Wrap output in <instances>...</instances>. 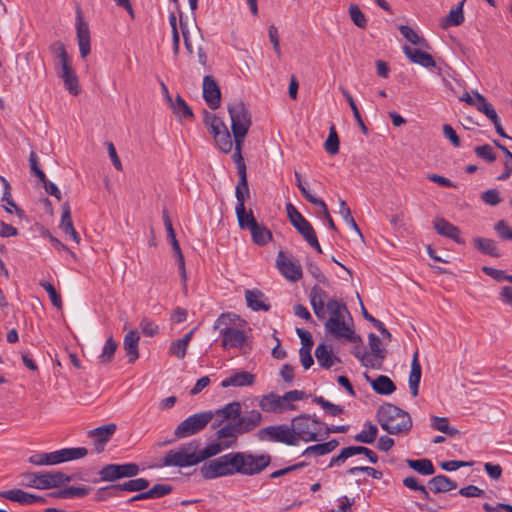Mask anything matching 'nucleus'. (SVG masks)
<instances>
[{
  "label": "nucleus",
  "instance_id": "obj_8",
  "mask_svg": "<svg viewBox=\"0 0 512 512\" xmlns=\"http://www.w3.org/2000/svg\"><path fill=\"white\" fill-rule=\"evenodd\" d=\"M237 221L240 229L250 231L252 241L256 245L265 246L272 240V232L264 224L256 221L252 210L244 215L237 216Z\"/></svg>",
  "mask_w": 512,
  "mask_h": 512
},
{
  "label": "nucleus",
  "instance_id": "obj_33",
  "mask_svg": "<svg viewBox=\"0 0 512 512\" xmlns=\"http://www.w3.org/2000/svg\"><path fill=\"white\" fill-rule=\"evenodd\" d=\"M474 247L482 254L498 258L501 253L495 240L490 238L475 237L473 239Z\"/></svg>",
  "mask_w": 512,
  "mask_h": 512
},
{
  "label": "nucleus",
  "instance_id": "obj_52",
  "mask_svg": "<svg viewBox=\"0 0 512 512\" xmlns=\"http://www.w3.org/2000/svg\"><path fill=\"white\" fill-rule=\"evenodd\" d=\"M494 145L500 149L507 160L504 163V171L503 173L498 176V180H506L508 179L512 174V153L507 149L506 146H504L502 143H500L498 140H493Z\"/></svg>",
  "mask_w": 512,
  "mask_h": 512
},
{
  "label": "nucleus",
  "instance_id": "obj_43",
  "mask_svg": "<svg viewBox=\"0 0 512 512\" xmlns=\"http://www.w3.org/2000/svg\"><path fill=\"white\" fill-rule=\"evenodd\" d=\"M406 463L409 468L413 469L414 471L421 475L428 476L435 473V468L433 466L432 461L427 458L417 460L407 459Z\"/></svg>",
  "mask_w": 512,
  "mask_h": 512
},
{
  "label": "nucleus",
  "instance_id": "obj_55",
  "mask_svg": "<svg viewBox=\"0 0 512 512\" xmlns=\"http://www.w3.org/2000/svg\"><path fill=\"white\" fill-rule=\"evenodd\" d=\"M313 402L320 405L331 416H338L344 412L340 405L334 404L322 396H315Z\"/></svg>",
  "mask_w": 512,
  "mask_h": 512
},
{
  "label": "nucleus",
  "instance_id": "obj_11",
  "mask_svg": "<svg viewBox=\"0 0 512 512\" xmlns=\"http://www.w3.org/2000/svg\"><path fill=\"white\" fill-rule=\"evenodd\" d=\"M139 473V466L135 463L107 464L98 472L100 480L115 482L122 478H131Z\"/></svg>",
  "mask_w": 512,
  "mask_h": 512
},
{
  "label": "nucleus",
  "instance_id": "obj_12",
  "mask_svg": "<svg viewBox=\"0 0 512 512\" xmlns=\"http://www.w3.org/2000/svg\"><path fill=\"white\" fill-rule=\"evenodd\" d=\"M237 456L242 457L241 469L238 474L256 475L261 473L271 462L269 454L254 455L249 452H237Z\"/></svg>",
  "mask_w": 512,
  "mask_h": 512
},
{
  "label": "nucleus",
  "instance_id": "obj_4",
  "mask_svg": "<svg viewBox=\"0 0 512 512\" xmlns=\"http://www.w3.org/2000/svg\"><path fill=\"white\" fill-rule=\"evenodd\" d=\"M242 457L237 452L222 455L216 459L205 462L200 468L204 479H215L224 476H231L241 469Z\"/></svg>",
  "mask_w": 512,
  "mask_h": 512
},
{
  "label": "nucleus",
  "instance_id": "obj_46",
  "mask_svg": "<svg viewBox=\"0 0 512 512\" xmlns=\"http://www.w3.org/2000/svg\"><path fill=\"white\" fill-rule=\"evenodd\" d=\"M342 95L344 96V98L346 99V101L348 102L352 112H353V116L359 126V128L361 129V131L363 132V134L367 135L368 134V128L366 127L363 119H362V116L359 112V109L353 99V97L351 96V94L342 86L339 87Z\"/></svg>",
  "mask_w": 512,
  "mask_h": 512
},
{
  "label": "nucleus",
  "instance_id": "obj_48",
  "mask_svg": "<svg viewBox=\"0 0 512 512\" xmlns=\"http://www.w3.org/2000/svg\"><path fill=\"white\" fill-rule=\"evenodd\" d=\"M364 427H366L367 430H362L360 433L355 435L354 440L365 444H371L377 437L378 428L371 421H366Z\"/></svg>",
  "mask_w": 512,
  "mask_h": 512
},
{
  "label": "nucleus",
  "instance_id": "obj_57",
  "mask_svg": "<svg viewBox=\"0 0 512 512\" xmlns=\"http://www.w3.org/2000/svg\"><path fill=\"white\" fill-rule=\"evenodd\" d=\"M214 140L222 152L229 153L232 150L233 143L227 127Z\"/></svg>",
  "mask_w": 512,
  "mask_h": 512
},
{
  "label": "nucleus",
  "instance_id": "obj_60",
  "mask_svg": "<svg viewBox=\"0 0 512 512\" xmlns=\"http://www.w3.org/2000/svg\"><path fill=\"white\" fill-rule=\"evenodd\" d=\"M349 15L357 27L366 28L367 19L357 4H351L349 6Z\"/></svg>",
  "mask_w": 512,
  "mask_h": 512
},
{
  "label": "nucleus",
  "instance_id": "obj_2",
  "mask_svg": "<svg viewBox=\"0 0 512 512\" xmlns=\"http://www.w3.org/2000/svg\"><path fill=\"white\" fill-rule=\"evenodd\" d=\"M331 316L325 322V329L336 339H345L348 342H361V336L349 327L344 320L343 312L349 313L342 300L328 299L325 305Z\"/></svg>",
  "mask_w": 512,
  "mask_h": 512
},
{
  "label": "nucleus",
  "instance_id": "obj_62",
  "mask_svg": "<svg viewBox=\"0 0 512 512\" xmlns=\"http://www.w3.org/2000/svg\"><path fill=\"white\" fill-rule=\"evenodd\" d=\"M120 492V488L117 487V484H111L105 487H101L96 492V500L97 501H104L109 498H113L118 496V493Z\"/></svg>",
  "mask_w": 512,
  "mask_h": 512
},
{
  "label": "nucleus",
  "instance_id": "obj_28",
  "mask_svg": "<svg viewBox=\"0 0 512 512\" xmlns=\"http://www.w3.org/2000/svg\"><path fill=\"white\" fill-rule=\"evenodd\" d=\"M255 382V375L247 372V371H240L236 372L235 374L231 375L230 377L225 378L221 382V386L223 388H227L230 386L234 387H244V386H251Z\"/></svg>",
  "mask_w": 512,
  "mask_h": 512
},
{
  "label": "nucleus",
  "instance_id": "obj_58",
  "mask_svg": "<svg viewBox=\"0 0 512 512\" xmlns=\"http://www.w3.org/2000/svg\"><path fill=\"white\" fill-rule=\"evenodd\" d=\"M291 224L303 236V238L315 231L311 223L304 218L302 214L291 221Z\"/></svg>",
  "mask_w": 512,
  "mask_h": 512
},
{
  "label": "nucleus",
  "instance_id": "obj_53",
  "mask_svg": "<svg viewBox=\"0 0 512 512\" xmlns=\"http://www.w3.org/2000/svg\"><path fill=\"white\" fill-rule=\"evenodd\" d=\"M244 141H245V139L234 138L235 148H234V154L232 155V159L237 166L238 174L247 172L246 164H245L244 158L242 156V147H243Z\"/></svg>",
  "mask_w": 512,
  "mask_h": 512
},
{
  "label": "nucleus",
  "instance_id": "obj_16",
  "mask_svg": "<svg viewBox=\"0 0 512 512\" xmlns=\"http://www.w3.org/2000/svg\"><path fill=\"white\" fill-rule=\"evenodd\" d=\"M203 98L210 109L216 110L221 104V91L212 75L203 78Z\"/></svg>",
  "mask_w": 512,
  "mask_h": 512
},
{
  "label": "nucleus",
  "instance_id": "obj_29",
  "mask_svg": "<svg viewBox=\"0 0 512 512\" xmlns=\"http://www.w3.org/2000/svg\"><path fill=\"white\" fill-rule=\"evenodd\" d=\"M466 0H462L458 5L450 10L448 15L440 20V26L443 29H448L452 26H460L464 20L463 6Z\"/></svg>",
  "mask_w": 512,
  "mask_h": 512
},
{
  "label": "nucleus",
  "instance_id": "obj_15",
  "mask_svg": "<svg viewBox=\"0 0 512 512\" xmlns=\"http://www.w3.org/2000/svg\"><path fill=\"white\" fill-rule=\"evenodd\" d=\"M116 429L117 426L115 423H109L88 431V437L93 439L96 453L104 451L106 444L110 441Z\"/></svg>",
  "mask_w": 512,
  "mask_h": 512
},
{
  "label": "nucleus",
  "instance_id": "obj_40",
  "mask_svg": "<svg viewBox=\"0 0 512 512\" xmlns=\"http://www.w3.org/2000/svg\"><path fill=\"white\" fill-rule=\"evenodd\" d=\"M473 94L475 96V102L473 106H475L476 109L483 113L489 120H495V116L498 114L493 105L489 103L487 99L478 91H474Z\"/></svg>",
  "mask_w": 512,
  "mask_h": 512
},
{
  "label": "nucleus",
  "instance_id": "obj_10",
  "mask_svg": "<svg viewBox=\"0 0 512 512\" xmlns=\"http://www.w3.org/2000/svg\"><path fill=\"white\" fill-rule=\"evenodd\" d=\"M293 430L285 424L264 427L257 432L259 441L279 442L289 446L296 445Z\"/></svg>",
  "mask_w": 512,
  "mask_h": 512
},
{
  "label": "nucleus",
  "instance_id": "obj_27",
  "mask_svg": "<svg viewBox=\"0 0 512 512\" xmlns=\"http://www.w3.org/2000/svg\"><path fill=\"white\" fill-rule=\"evenodd\" d=\"M140 335L136 330H130L124 337L123 346L128 356V363L132 364L139 358L138 342Z\"/></svg>",
  "mask_w": 512,
  "mask_h": 512
},
{
  "label": "nucleus",
  "instance_id": "obj_22",
  "mask_svg": "<svg viewBox=\"0 0 512 512\" xmlns=\"http://www.w3.org/2000/svg\"><path fill=\"white\" fill-rule=\"evenodd\" d=\"M72 479L73 476L66 475L60 471L40 473V490H48L60 487L64 483L70 482Z\"/></svg>",
  "mask_w": 512,
  "mask_h": 512
},
{
  "label": "nucleus",
  "instance_id": "obj_41",
  "mask_svg": "<svg viewBox=\"0 0 512 512\" xmlns=\"http://www.w3.org/2000/svg\"><path fill=\"white\" fill-rule=\"evenodd\" d=\"M368 343L372 354L371 357L374 359V362H381L382 365L387 352L382 347L380 338L376 334L370 333L368 335Z\"/></svg>",
  "mask_w": 512,
  "mask_h": 512
},
{
  "label": "nucleus",
  "instance_id": "obj_23",
  "mask_svg": "<svg viewBox=\"0 0 512 512\" xmlns=\"http://www.w3.org/2000/svg\"><path fill=\"white\" fill-rule=\"evenodd\" d=\"M433 224L435 230L441 236L452 239L458 244H464V240L460 237V229L457 226L444 218H436Z\"/></svg>",
  "mask_w": 512,
  "mask_h": 512
},
{
  "label": "nucleus",
  "instance_id": "obj_56",
  "mask_svg": "<svg viewBox=\"0 0 512 512\" xmlns=\"http://www.w3.org/2000/svg\"><path fill=\"white\" fill-rule=\"evenodd\" d=\"M39 284L48 293L53 306H55L59 310H62V308H63L62 298H61V295L56 291L55 287L50 282L45 281V280L40 281Z\"/></svg>",
  "mask_w": 512,
  "mask_h": 512
},
{
  "label": "nucleus",
  "instance_id": "obj_14",
  "mask_svg": "<svg viewBox=\"0 0 512 512\" xmlns=\"http://www.w3.org/2000/svg\"><path fill=\"white\" fill-rule=\"evenodd\" d=\"M276 267L281 275L290 281L296 282L302 278L301 265L288 259L282 250L277 254Z\"/></svg>",
  "mask_w": 512,
  "mask_h": 512
},
{
  "label": "nucleus",
  "instance_id": "obj_1",
  "mask_svg": "<svg viewBox=\"0 0 512 512\" xmlns=\"http://www.w3.org/2000/svg\"><path fill=\"white\" fill-rule=\"evenodd\" d=\"M375 417L380 427L390 435L406 434L413 426L410 414L392 403L380 405Z\"/></svg>",
  "mask_w": 512,
  "mask_h": 512
},
{
  "label": "nucleus",
  "instance_id": "obj_36",
  "mask_svg": "<svg viewBox=\"0 0 512 512\" xmlns=\"http://www.w3.org/2000/svg\"><path fill=\"white\" fill-rule=\"evenodd\" d=\"M357 345L353 348L352 354L356 357L364 367L372 369H381V362H374V359L369 355L363 347V343L355 342Z\"/></svg>",
  "mask_w": 512,
  "mask_h": 512
},
{
  "label": "nucleus",
  "instance_id": "obj_61",
  "mask_svg": "<svg viewBox=\"0 0 512 512\" xmlns=\"http://www.w3.org/2000/svg\"><path fill=\"white\" fill-rule=\"evenodd\" d=\"M61 208L62 214L59 227L63 232H65L69 229H72L74 225L71 218V208L69 202H64Z\"/></svg>",
  "mask_w": 512,
  "mask_h": 512
},
{
  "label": "nucleus",
  "instance_id": "obj_39",
  "mask_svg": "<svg viewBox=\"0 0 512 512\" xmlns=\"http://www.w3.org/2000/svg\"><path fill=\"white\" fill-rule=\"evenodd\" d=\"M473 94L475 96V102L473 106H475L476 109L483 113L489 120H495V116L498 114L493 105L489 103L487 99L478 91H474Z\"/></svg>",
  "mask_w": 512,
  "mask_h": 512
},
{
  "label": "nucleus",
  "instance_id": "obj_44",
  "mask_svg": "<svg viewBox=\"0 0 512 512\" xmlns=\"http://www.w3.org/2000/svg\"><path fill=\"white\" fill-rule=\"evenodd\" d=\"M59 77L62 78L65 88L70 94L76 96L80 94L81 88L79 85L78 76L73 69L61 72Z\"/></svg>",
  "mask_w": 512,
  "mask_h": 512
},
{
  "label": "nucleus",
  "instance_id": "obj_35",
  "mask_svg": "<svg viewBox=\"0 0 512 512\" xmlns=\"http://www.w3.org/2000/svg\"><path fill=\"white\" fill-rule=\"evenodd\" d=\"M339 445V442L337 439H331L328 442L324 443H318L312 446L307 447L302 455L303 456H309V455H315V456H323L326 454L331 453L334 451Z\"/></svg>",
  "mask_w": 512,
  "mask_h": 512
},
{
  "label": "nucleus",
  "instance_id": "obj_49",
  "mask_svg": "<svg viewBox=\"0 0 512 512\" xmlns=\"http://www.w3.org/2000/svg\"><path fill=\"white\" fill-rule=\"evenodd\" d=\"M60 463L85 457L88 450L85 447L63 448L58 450Z\"/></svg>",
  "mask_w": 512,
  "mask_h": 512
},
{
  "label": "nucleus",
  "instance_id": "obj_21",
  "mask_svg": "<svg viewBox=\"0 0 512 512\" xmlns=\"http://www.w3.org/2000/svg\"><path fill=\"white\" fill-rule=\"evenodd\" d=\"M259 406L264 412L269 413H280L285 409L295 408L294 404L285 405L282 402L281 396L273 392L263 395L259 401Z\"/></svg>",
  "mask_w": 512,
  "mask_h": 512
},
{
  "label": "nucleus",
  "instance_id": "obj_32",
  "mask_svg": "<svg viewBox=\"0 0 512 512\" xmlns=\"http://www.w3.org/2000/svg\"><path fill=\"white\" fill-rule=\"evenodd\" d=\"M241 407L240 402L233 401L212 413L215 414V417H222V421L235 422L241 414Z\"/></svg>",
  "mask_w": 512,
  "mask_h": 512
},
{
  "label": "nucleus",
  "instance_id": "obj_30",
  "mask_svg": "<svg viewBox=\"0 0 512 512\" xmlns=\"http://www.w3.org/2000/svg\"><path fill=\"white\" fill-rule=\"evenodd\" d=\"M422 368L420 362L418 360V351H416L413 355L412 363H411V371L409 374V388L413 397H416L419 393V384L421 381Z\"/></svg>",
  "mask_w": 512,
  "mask_h": 512
},
{
  "label": "nucleus",
  "instance_id": "obj_13",
  "mask_svg": "<svg viewBox=\"0 0 512 512\" xmlns=\"http://www.w3.org/2000/svg\"><path fill=\"white\" fill-rule=\"evenodd\" d=\"M76 34L80 55L82 58H86L91 51L90 30L88 23L83 19L82 11L79 6L76 10Z\"/></svg>",
  "mask_w": 512,
  "mask_h": 512
},
{
  "label": "nucleus",
  "instance_id": "obj_31",
  "mask_svg": "<svg viewBox=\"0 0 512 512\" xmlns=\"http://www.w3.org/2000/svg\"><path fill=\"white\" fill-rule=\"evenodd\" d=\"M428 487L433 493L438 494L456 489L457 483L446 475L440 474L428 481Z\"/></svg>",
  "mask_w": 512,
  "mask_h": 512
},
{
  "label": "nucleus",
  "instance_id": "obj_54",
  "mask_svg": "<svg viewBox=\"0 0 512 512\" xmlns=\"http://www.w3.org/2000/svg\"><path fill=\"white\" fill-rule=\"evenodd\" d=\"M339 144L340 141L335 126L331 125L329 135L324 143V148L328 154L336 155L339 152Z\"/></svg>",
  "mask_w": 512,
  "mask_h": 512
},
{
  "label": "nucleus",
  "instance_id": "obj_42",
  "mask_svg": "<svg viewBox=\"0 0 512 512\" xmlns=\"http://www.w3.org/2000/svg\"><path fill=\"white\" fill-rule=\"evenodd\" d=\"M28 461L37 466L60 464L58 450L49 453H36L31 455Z\"/></svg>",
  "mask_w": 512,
  "mask_h": 512
},
{
  "label": "nucleus",
  "instance_id": "obj_24",
  "mask_svg": "<svg viewBox=\"0 0 512 512\" xmlns=\"http://www.w3.org/2000/svg\"><path fill=\"white\" fill-rule=\"evenodd\" d=\"M245 300L247 306L253 311H269L271 308L264 293L259 289L246 290Z\"/></svg>",
  "mask_w": 512,
  "mask_h": 512
},
{
  "label": "nucleus",
  "instance_id": "obj_38",
  "mask_svg": "<svg viewBox=\"0 0 512 512\" xmlns=\"http://www.w3.org/2000/svg\"><path fill=\"white\" fill-rule=\"evenodd\" d=\"M356 295H357V298H358V301H359V304L361 307V314H362L363 318L365 320H367L368 322H370L382 334V336L387 341H391L392 335L389 332V330L386 329V327L380 320H378L377 318L373 317L371 314L368 313V311L366 310V308L362 302V299H361L359 293H356Z\"/></svg>",
  "mask_w": 512,
  "mask_h": 512
},
{
  "label": "nucleus",
  "instance_id": "obj_20",
  "mask_svg": "<svg viewBox=\"0 0 512 512\" xmlns=\"http://www.w3.org/2000/svg\"><path fill=\"white\" fill-rule=\"evenodd\" d=\"M310 304L312 306L313 312L316 317L320 320L325 319L326 317V300L328 299V295L325 290H323L319 285H314L311 288L310 294Z\"/></svg>",
  "mask_w": 512,
  "mask_h": 512
},
{
  "label": "nucleus",
  "instance_id": "obj_5",
  "mask_svg": "<svg viewBox=\"0 0 512 512\" xmlns=\"http://www.w3.org/2000/svg\"><path fill=\"white\" fill-rule=\"evenodd\" d=\"M231 119V131L234 138L245 139L252 125V116L243 101L228 105Z\"/></svg>",
  "mask_w": 512,
  "mask_h": 512
},
{
  "label": "nucleus",
  "instance_id": "obj_7",
  "mask_svg": "<svg viewBox=\"0 0 512 512\" xmlns=\"http://www.w3.org/2000/svg\"><path fill=\"white\" fill-rule=\"evenodd\" d=\"M215 417L211 410L195 413L184 419L175 429L176 439L192 436L202 431Z\"/></svg>",
  "mask_w": 512,
  "mask_h": 512
},
{
  "label": "nucleus",
  "instance_id": "obj_3",
  "mask_svg": "<svg viewBox=\"0 0 512 512\" xmlns=\"http://www.w3.org/2000/svg\"><path fill=\"white\" fill-rule=\"evenodd\" d=\"M262 414L256 409L241 412L235 422H227L216 431L217 438H233L236 442L240 435L250 433L262 423Z\"/></svg>",
  "mask_w": 512,
  "mask_h": 512
},
{
  "label": "nucleus",
  "instance_id": "obj_37",
  "mask_svg": "<svg viewBox=\"0 0 512 512\" xmlns=\"http://www.w3.org/2000/svg\"><path fill=\"white\" fill-rule=\"evenodd\" d=\"M168 105L177 117L189 120L194 119V113L192 109L180 94H177L175 100L172 101V104Z\"/></svg>",
  "mask_w": 512,
  "mask_h": 512
},
{
  "label": "nucleus",
  "instance_id": "obj_51",
  "mask_svg": "<svg viewBox=\"0 0 512 512\" xmlns=\"http://www.w3.org/2000/svg\"><path fill=\"white\" fill-rule=\"evenodd\" d=\"M120 491L137 492L147 489L149 487V481L145 478L130 479L124 483L117 484Z\"/></svg>",
  "mask_w": 512,
  "mask_h": 512
},
{
  "label": "nucleus",
  "instance_id": "obj_47",
  "mask_svg": "<svg viewBox=\"0 0 512 512\" xmlns=\"http://www.w3.org/2000/svg\"><path fill=\"white\" fill-rule=\"evenodd\" d=\"M399 31L403 37L413 45L420 46L422 48H429L427 40L419 36L410 26L400 25Z\"/></svg>",
  "mask_w": 512,
  "mask_h": 512
},
{
  "label": "nucleus",
  "instance_id": "obj_9",
  "mask_svg": "<svg viewBox=\"0 0 512 512\" xmlns=\"http://www.w3.org/2000/svg\"><path fill=\"white\" fill-rule=\"evenodd\" d=\"M290 428L293 430L292 435L296 438V443L298 440L304 442L320 440V431L316 427H312L310 414H301L294 417Z\"/></svg>",
  "mask_w": 512,
  "mask_h": 512
},
{
  "label": "nucleus",
  "instance_id": "obj_45",
  "mask_svg": "<svg viewBox=\"0 0 512 512\" xmlns=\"http://www.w3.org/2000/svg\"><path fill=\"white\" fill-rule=\"evenodd\" d=\"M431 428L440 431L450 437H454L459 434L458 429L449 426V421L446 417L432 416Z\"/></svg>",
  "mask_w": 512,
  "mask_h": 512
},
{
  "label": "nucleus",
  "instance_id": "obj_17",
  "mask_svg": "<svg viewBox=\"0 0 512 512\" xmlns=\"http://www.w3.org/2000/svg\"><path fill=\"white\" fill-rule=\"evenodd\" d=\"M218 439V442H212L199 452L196 451V459L198 463L205 461L211 457H214L221 453L222 451L234 447L237 444L233 438Z\"/></svg>",
  "mask_w": 512,
  "mask_h": 512
},
{
  "label": "nucleus",
  "instance_id": "obj_64",
  "mask_svg": "<svg viewBox=\"0 0 512 512\" xmlns=\"http://www.w3.org/2000/svg\"><path fill=\"white\" fill-rule=\"evenodd\" d=\"M494 230L502 240H512V229L505 220H499L494 225Z\"/></svg>",
  "mask_w": 512,
  "mask_h": 512
},
{
  "label": "nucleus",
  "instance_id": "obj_26",
  "mask_svg": "<svg viewBox=\"0 0 512 512\" xmlns=\"http://www.w3.org/2000/svg\"><path fill=\"white\" fill-rule=\"evenodd\" d=\"M403 52L406 57L415 64H419L423 67L429 68L436 65L434 58L427 52H424L417 48H411L408 45L403 47Z\"/></svg>",
  "mask_w": 512,
  "mask_h": 512
},
{
  "label": "nucleus",
  "instance_id": "obj_6",
  "mask_svg": "<svg viewBox=\"0 0 512 512\" xmlns=\"http://www.w3.org/2000/svg\"><path fill=\"white\" fill-rule=\"evenodd\" d=\"M198 444L192 441L182 445L178 450H170L166 453L162 460V466L189 467L197 465L196 450Z\"/></svg>",
  "mask_w": 512,
  "mask_h": 512
},
{
  "label": "nucleus",
  "instance_id": "obj_25",
  "mask_svg": "<svg viewBox=\"0 0 512 512\" xmlns=\"http://www.w3.org/2000/svg\"><path fill=\"white\" fill-rule=\"evenodd\" d=\"M315 357L318 364L324 369H330L335 364V362H341L340 358L334 355L332 348L325 343H320L316 347Z\"/></svg>",
  "mask_w": 512,
  "mask_h": 512
},
{
  "label": "nucleus",
  "instance_id": "obj_50",
  "mask_svg": "<svg viewBox=\"0 0 512 512\" xmlns=\"http://www.w3.org/2000/svg\"><path fill=\"white\" fill-rule=\"evenodd\" d=\"M117 347H118L117 342L113 339L112 336H110L106 340V342L102 348V352L99 355L100 363H102V364L111 363L113 361Z\"/></svg>",
  "mask_w": 512,
  "mask_h": 512
},
{
  "label": "nucleus",
  "instance_id": "obj_59",
  "mask_svg": "<svg viewBox=\"0 0 512 512\" xmlns=\"http://www.w3.org/2000/svg\"><path fill=\"white\" fill-rule=\"evenodd\" d=\"M1 179H2L3 185H4V193L2 196V201L6 202L8 206L14 207L15 213L20 219L25 218V212L21 208L16 206L15 202L13 201V199L11 197V188H10L9 182L5 178H1Z\"/></svg>",
  "mask_w": 512,
  "mask_h": 512
},
{
  "label": "nucleus",
  "instance_id": "obj_34",
  "mask_svg": "<svg viewBox=\"0 0 512 512\" xmlns=\"http://www.w3.org/2000/svg\"><path fill=\"white\" fill-rule=\"evenodd\" d=\"M373 391L379 395H391L396 391L395 383L386 375H379L371 381Z\"/></svg>",
  "mask_w": 512,
  "mask_h": 512
},
{
  "label": "nucleus",
  "instance_id": "obj_18",
  "mask_svg": "<svg viewBox=\"0 0 512 512\" xmlns=\"http://www.w3.org/2000/svg\"><path fill=\"white\" fill-rule=\"evenodd\" d=\"M220 336L222 337V347L224 349L241 348L247 339L245 333L235 327L222 328Z\"/></svg>",
  "mask_w": 512,
  "mask_h": 512
},
{
  "label": "nucleus",
  "instance_id": "obj_19",
  "mask_svg": "<svg viewBox=\"0 0 512 512\" xmlns=\"http://www.w3.org/2000/svg\"><path fill=\"white\" fill-rule=\"evenodd\" d=\"M239 180L235 188V197L237 204L235 207L236 217L248 213L245 207V201L250 197V190L247 180V172L238 174Z\"/></svg>",
  "mask_w": 512,
  "mask_h": 512
},
{
  "label": "nucleus",
  "instance_id": "obj_63",
  "mask_svg": "<svg viewBox=\"0 0 512 512\" xmlns=\"http://www.w3.org/2000/svg\"><path fill=\"white\" fill-rule=\"evenodd\" d=\"M474 152L479 158L484 159L488 163H492L496 160L493 148L488 144L476 146Z\"/></svg>",
  "mask_w": 512,
  "mask_h": 512
}]
</instances>
